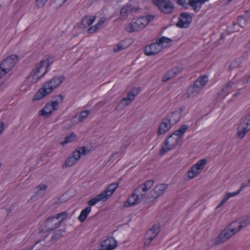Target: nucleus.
<instances>
[{
    "label": "nucleus",
    "instance_id": "f257e3e1",
    "mask_svg": "<svg viewBox=\"0 0 250 250\" xmlns=\"http://www.w3.org/2000/svg\"><path fill=\"white\" fill-rule=\"evenodd\" d=\"M188 128L187 125H183L180 129L176 130L169 135L166 140L164 145L160 149L159 153L161 155H164L168 151L175 148L181 141L182 137Z\"/></svg>",
    "mask_w": 250,
    "mask_h": 250
},
{
    "label": "nucleus",
    "instance_id": "f03ea898",
    "mask_svg": "<svg viewBox=\"0 0 250 250\" xmlns=\"http://www.w3.org/2000/svg\"><path fill=\"white\" fill-rule=\"evenodd\" d=\"M64 77L61 76L54 77L49 81L46 82L42 87L38 90L34 96V101L39 100L52 92L54 88L58 86L63 80Z\"/></svg>",
    "mask_w": 250,
    "mask_h": 250
},
{
    "label": "nucleus",
    "instance_id": "7ed1b4c3",
    "mask_svg": "<svg viewBox=\"0 0 250 250\" xmlns=\"http://www.w3.org/2000/svg\"><path fill=\"white\" fill-rule=\"evenodd\" d=\"M247 224H248V221L247 220H244V222H242L241 223L237 221L233 222L229 226L222 231L216 239V244L225 242Z\"/></svg>",
    "mask_w": 250,
    "mask_h": 250
},
{
    "label": "nucleus",
    "instance_id": "20e7f679",
    "mask_svg": "<svg viewBox=\"0 0 250 250\" xmlns=\"http://www.w3.org/2000/svg\"><path fill=\"white\" fill-rule=\"evenodd\" d=\"M155 16L148 15L133 19L132 22L129 23L125 27V30L132 33L144 28L149 23L154 20Z\"/></svg>",
    "mask_w": 250,
    "mask_h": 250
},
{
    "label": "nucleus",
    "instance_id": "39448f33",
    "mask_svg": "<svg viewBox=\"0 0 250 250\" xmlns=\"http://www.w3.org/2000/svg\"><path fill=\"white\" fill-rule=\"evenodd\" d=\"M53 58H48L46 60L40 62L39 65L37 66L31 72L30 76L33 78L32 82L35 83L42 77L47 72L49 65L53 62Z\"/></svg>",
    "mask_w": 250,
    "mask_h": 250
},
{
    "label": "nucleus",
    "instance_id": "423d86ee",
    "mask_svg": "<svg viewBox=\"0 0 250 250\" xmlns=\"http://www.w3.org/2000/svg\"><path fill=\"white\" fill-rule=\"evenodd\" d=\"M207 76L203 75L195 81L193 84L190 86L187 91V97L188 98L197 96L201 91L202 88L208 82Z\"/></svg>",
    "mask_w": 250,
    "mask_h": 250
},
{
    "label": "nucleus",
    "instance_id": "0eeeda50",
    "mask_svg": "<svg viewBox=\"0 0 250 250\" xmlns=\"http://www.w3.org/2000/svg\"><path fill=\"white\" fill-rule=\"evenodd\" d=\"M67 213L66 212H62L56 214L55 217H51L45 221L46 226H48L47 229L43 230L41 229L40 232L49 231L58 228L61 225L62 222L66 217Z\"/></svg>",
    "mask_w": 250,
    "mask_h": 250
},
{
    "label": "nucleus",
    "instance_id": "6e6552de",
    "mask_svg": "<svg viewBox=\"0 0 250 250\" xmlns=\"http://www.w3.org/2000/svg\"><path fill=\"white\" fill-rule=\"evenodd\" d=\"M63 97L60 94L56 97V100L47 103L43 108L39 112L40 115L48 117L54 111L58 109V104L62 102Z\"/></svg>",
    "mask_w": 250,
    "mask_h": 250
},
{
    "label": "nucleus",
    "instance_id": "1a4fd4ad",
    "mask_svg": "<svg viewBox=\"0 0 250 250\" xmlns=\"http://www.w3.org/2000/svg\"><path fill=\"white\" fill-rule=\"evenodd\" d=\"M18 60L17 55H12L3 61L0 65V78L8 73Z\"/></svg>",
    "mask_w": 250,
    "mask_h": 250
},
{
    "label": "nucleus",
    "instance_id": "9d476101",
    "mask_svg": "<svg viewBox=\"0 0 250 250\" xmlns=\"http://www.w3.org/2000/svg\"><path fill=\"white\" fill-rule=\"evenodd\" d=\"M161 12L165 14H169L174 10V5L170 0H152Z\"/></svg>",
    "mask_w": 250,
    "mask_h": 250
},
{
    "label": "nucleus",
    "instance_id": "9b49d317",
    "mask_svg": "<svg viewBox=\"0 0 250 250\" xmlns=\"http://www.w3.org/2000/svg\"><path fill=\"white\" fill-rule=\"evenodd\" d=\"M207 164V160L203 159L198 161L195 164L193 165L190 169L188 171V175L190 179L196 177L202 170Z\"/></svg>",
    "mask_w": 250,
    "mask_h": 250
},
{
    "label": "nucleus",
    "instance_id": "f8f14e48",
    "mask_svg": "<svg viewBox=\"0 0 250 250\" xmlns=\"http://www.w3.org/2000/svg\"><path fill=\"white\" fill-rule=\"evenodd\" d=\"M250 129V113L245 118L242 119L239 125L237 135L241 139L243 138L246 132Z\"/></svg>",
    "mask_w": 250,
    "mask_h": 250
},
{
    "label": "nucleus",
    "instance_id": "ddd939ff",
    "mask_svg": "<svg viewBox=\"0 0 250 250\" xmlns=\"http://www.w3.org/2000/svg\"><path fill=\"white\" fill-rule=\"evenodd\" d=\"M141 193L136 192L135 189L134 192L128 197L126 201L124 203V207H130L139 204L144 197L141 196Z\"/></svg>",
    "mask_w": 250,
    "mask_h": 250
},
{
    "label": "nucleus",
    "instance_id": "4468645a",
    "mask_svg": "<svg viewBox=\"0 0 250 250\" xmlns=\"http://www.w3.org/2000/svg\"><path fill=\"white\" fill-rule=\"evenodd\" d=\"M192 20V17L187 13H182L179 17L177 26L181 28H188Z\"/></svg>",
    "mask_w": 250,
    "mask_h": 250
},
{
    "label": "nucleus",
    "instance_id": "2eb2a0df",
    "mask_svg": "<svg viewBox=\"0 0 250 250\" xmlns=\"http://www.w3.org/2000/svg\"><path fill=\"white\" fill-rule=\"evenodd\" d=\"M116 246V241L113 237H110L102 242L99 250H113Z\"/></svg>",
    "mask_w": 250,
    "mask_h": 250
},
{
    "label": "nucleus",
    "instance_id": "dca6fc26",
    "mask_svg": "<svg viewBox=\"0 0 250 250\" xmlns=\"http://www.w3.org/2000/svg\"><path fill=\"white\" fill-rule=\"evenodd\" d=\"M162 49V46L157 42L156 43H153L146 47L145 51L147 56H151L156 54L160 52Z\"/></svg>",
    "mask_w": 250,
    "mask_h": 250
},
{
    "label": "nucleus",
    "instance_id": "f3484780",
    "mask_svg": "<svg viewBox=\"0 0 250 250\" xmlns=\"http://www.w3.org/2000/svg\"><path fill=\"white\" fill-rule=\"evenodd\" d=\"M154 181L153 180H148L143 185L139 186L136 188V192H141V196H145L148 191L153 185Z\"/></svg>",
    "mask_w": 250,
    "mask_h": 250
},
{
    "label": "nucleus",
    "instance_id": "a211bd4d",
    "mask_svg": "<svg viewBox=\"0 0 250 250\" xmlns=\"http://www.w3.org/2000/svg\"><path fill=\"white\" fill-rule=\"evenodd\" d=\"M160 230V226L159 224L154 225L152 228L147 230L146 233L145 237L147 240L152 241L157 235L159 233Z\"/></svg>",
    "mask_w": 250,
    "mask_h": 250
},
{
    "label": "nucleus",
    "instance_id": "6ab92c4d",
    "mask_svg": "<svg viewBox=\"0 0 250 250\" xmlns=\"http://www.w3.org/2000/svg\"><path fill=\"white\" fill-rule=\"evenodd\" d=\"M118 187V183H113L110 184L106 189L101 192V193L105 196L104 199L107 201L109 197L113 195Z\"/></svg>",
    "mask_w": 250,
    "mask_h": 250
},
{
    "label": "nucleus",
    "instance_id": "aec40b11",
    "mask_svg": "<svg viewBox=\"0 0 250 250\" xmlns=\"http://www.w3.org/2000/svg\"><path fill=\"white\" fill-rule=\"evenodd\" d=\"M118 187V183H113L110 184L106 189L101 192V193L105 196L104 199L107 201L109 197L113 195Z\"/></svg>",
    "mask_w": 250,
    "mask_h": 250
},
{
    "label": "nucleus",
    "instance_id": "412c9836",
    "mask_svg": "<svg viewBox=\"0 0 250 250\" xmlns=\"http://www.w3.org/2000/svg\"><path fill=\"white\" fill-rule=\"evenodd\" d=\"M167 188V184H160L156 186L151 191V196L153 198H157L162 195Z\"/></svg>",
    "mask_w": 250,
    "mask_h": 250
},
{
    "label": "nucleus",
    "instance_id": "4be33fe9",
    "mask_svg": "<svg viewBox=\"0 0 250 250\" xmlns=\"http://www.w3.org/2000/svg\"><path fill=\"white\" fill-rule=\"evenodd\" d=\"M140 90L139 87L133 88L128 92L127 97L124 98L121 100V103L124 104V102H127V103H125V104H128L129 103L134 99L135 96L140 92Z\"/></svg>",
    "mask_w": 250,
    "mask_h": 250
},
{
    "label": "nucleus",
    "instance_id": "5701e85b",
    "mask_svg": "<svg viewBox=\"0 0 250 250\" xmlns=\"http://www.w3.org/2000/svg\"><path fill=\"white\" fill-rule=\"evenodd\" d=\"M172 124L167 119H163L162 122L159 127L157 135H160L165 133L166 132L169 130L171 127Z\"/></svg>",
    "mask_w": 250,
    "mask_h": 250
},
{
    "label": "nucleus",
    "instance_id": "b1692460",
    "mask_svg": "<svg viewBox=\"0 0 250 250\" xmlns=\"http://www.w3.org/2000/svg\"><path fill=\"white\" fill-rule=\"evenodd\" d=\"M247 186L246 184H242L240 188L235 192L227 193L224 198L222 200L220 203L217 206V208L221 207L228 200L230 197H234L238 195L241 191Z\"/></svg>",
    "mask_w": 250,
    "mask_h": 250
},
{
    "label": "nucleus",
    "instance_id": "393cba45",
    "mask_svg": "<svg viewBox=\"0 0 250 250\" xmlns=\"http://www.w3.org/2000/svg\"><path fill=\"white\" fill-rule=\"evenodd\" d=\"M182 110L180 109V111H175L168 115L167 119L172 125L176 124L180 119Z\"/></svg>",
    "mask_w": 250,
    "mask_h": 250
},
{
    "label": "nucleus",
    "instance_id": "a878e982",
    "mask_svg": "<svg viewBox=\"0 0 250 250\" xmlns=\"http://www.w3.org/2000/svg\"><path fill=\"white\" fill-rule=\"evenodd\" d=\"M95 16H85L81 20V24L83 27H86L91 25L95 21Z\"/></svg>",
    "mask_w": 250,
    "mask_h": 250
},
{
    "label": "nucleus",
    "instance_id": "bb28decb",
    "mask_svg": "<svg viewBox=\"0 0 250 250\" xmlns=\"http://www.w3.org/2000/svg\"><path fill=\"white\" fill-rule=\"evenodd\" d=\"M105 21L106 18L105 17L100 18L97 23L95 26H91L88 29L87 32L90 34L95 32L102 27Z\"/></svg>",
    "mask_w": 250,
    "mask_h": 250
},
{
    "label": "nucleus",
    "instance_id": "cd10ccee",
    "mask_svg": "<svg viewBox=\"0 0 250 250\" xmlns=\"http://www.w3.org/2000/svg\"><path fill=\"white\" fill-rule=\"evenodd\" d=\"M89 150H87L84 146L80 147L74 151L72 153V157L75 159L76 162L79 160L82 155H85Z\"/></svg>",
    "mask_w": 250,
    "mask_h": 250
},
{
    "label": "nucleus",
    "instance_id": "c85d7f7f",
    "mask_svg": "<svg viewBox=\"0 0 250 250\" xmlns=\"http://www.w3.org/2000/svg\"><path fill=\"white\" fill-rule=\"evenodd\" d=\"M104 197L105 196L104 195L102 194L101 193L96 195L95 197L91 198L88 201V207H91V206H93L100 201H106L105 199H104Z\"/></svg>",
    "mask_w": 250,
    "mask_h": 250
},
{
    "label": "nucleus",
    "instance_id": "c756f323",
    "mask_svg": "<svg viewBox=\"0 0 250 250\" xmlns=\"http://www.w3.org/2000/svg\"><path fill=\"white\" fill-rule=\"evenodd\" d=\"M182 68L180 67L174 68V70L169 71L163 78V82H167L170 79L174 77L177 73H178L181 71Z\"/></svg>",
    "mask_w": 250,
    "mask_h": 250
},
{
    "label": "nucleus",
    "instance_id": "7c9ffc66",
    "mask_svg": "<svg viewBox=\"0 0 250 250\" xmlns=\"http://www.w3.org/2000/svg\"><path fill=\"white\" fill-rule=\"evenodd\" d=\"M91 207H87L83 209L78 217L79 221L81 223L83 222L91 212Z\"/></svg>",
    "mask_w": 250,
    "mask_h": 250
},
{
    "label": "nucleus",
    "instance_id": "2f4dec72",
    "mask_svg": "<svg viewBox=\"0 0 250 250\" xmlns=\"http://www.w3.org/2000/svg\"><path fill=\"white\" fill-rule=\"evenodd\" d=\"M190 7L195 12L198 13L202 7V5L198 0H191L190 3Z\"/></svg>",
    "mask_w": 250,
    "mask_h": 250
},
{
    "label": "nucleus",
    "instance_id": "473e14b6",
    "mask_svg": "<svg viewBox=\"0 0 250 250\" xmlns=\"http://www.w3.org/2000/svg\"><path fill=\"white\" fill-rule=\"evenodd\" d=\"M76 139V135L72 133L69 135L66 136L65 138V140L61 142L60 143L62 146L74 142Z\"/></svg>",
    "mask_w": 250,
    "mask_h": 250
},
{
    "label": "nucleus",
    "instance_id": "72a5a7b5",
    "mask_svg": "<svg viewBox=\"0 0 250 250\" xmlns=\"http://www.w3.org/2000/svg\"><path fill=\"white\" fill-rule=\"evenodd\" d=\"M234 83L232 82H228L222 88V92L227 95L231 92V89L232 88Z\"/></svg>",
    "mask_w": 250,
    "mask_h": 250
},
{
    "label": "nucleus",
    "instance_id": "f704fd0d",
    "mask_svg": "<svg viewBox=\"0 0 250 250\" xmlns=\"http://www.w3.org/2000/svg\"><path fill=\"white\" fill-rule=\"evenodd\" d=\"M191 0H178L177 3L185 9L190 7V3Z\"/></svg>",
    "mask_w": 250,
    "mask_h": 250
},
{
    "label": "nucleus",
    "instance_id": "c9c22d12",
    "mask_svg": "<svg viewBox=\"0 0 250 250\" xmlns=\"http://www.w3.org/2000/svg\"><path fill=\"white\" fill-rule=\"evenodd\" d=\"M76 163V162L73 157H69L66 159L65 163L63 165V167L71 166Z\"/></svg>",
    "mask_w": 250,
    "mask_h": 250
},
{
    "label": "nucleus",
    "instance_id": "e433bc0d",
    "mask_svg": "<svg viewBox=\"0 0 250 250\" xmlns=\"http://www.w3.org/2000/svg\"><path fill=\"white\" fill-rule=\"evenodd\" d=\"M127 40H124L120 42L118 44H117V46L114 47L113 49V50L114 52H118L121 50H123L125 48H126L128 46V45H124V43L125 42H126Z\"/></svg>",
    "mask_w": 250,
    "mask_h": 250
},
{
    "label": "nucleus",
    "instance_id": "4c0bfd02",
    "mask_svg": "<svg viewBox=\"0 0 250 250\" xmlns=\"http://www.w3.org/2000/svg\"><path fill=\"white\" fill-rule=\"evenodd\" d=\"M47 188V186L45 185H40L38 187H37V194H36L34 196H33L31 198L30 200L31 201H33L34 198L36 197L38 194H41L42 191H44Z\"/></svg>",
    "mask_w": 250,
    "mask_h": 250
},
{
    "label": "nucleus",
    "instance_id": "58836bf2",
    "mask_svg": "<svg viewBox=\"0 0 250 250\" xmlns=\"http://www.w3.org/2000/svg\"><path fill=\"white\" fill-rule=\"evenodd\" d=\"M237 21L240 26L242 27H244L247 24V19L244 15L238 16Z\"/></svg>",
    "mask_w": 250,
    "mask_h": 250
},
{
    "label": "nucleus",
    "instance_id": "ea45409f",
    "mask_svg": "<svg viewBox=\"0 0 250 250\" xmlns=\"http://www.w3.org/2000/svg\"><path fill=\"white\" fill-rule=\"evenodd\" d=\"M131 8L128 6H124L120 11V14L122 16L126 17L127 16L129 12L131 11Z\"/></svg>",
    "mask_w": 250,
    "mask_h": 250
},
{
    "label": "nucleus",
    "instance_id": "a19ab883",
    "mask_svg": "<svg viewBox=\"0 0 250 250\" xmlns=\"http://www.w3.org/2000/svg\"><path fill=\"white\" fill-rule=\"evenodd\" d=\"M62 236V232L60 230L56 231L52 235L51 241L52 242L57 241L58 239L61 238Z\"/></svg>",
    "mask_w": 250,
    "mask_h": 250
},
{
    "label": "nucleus",
    "instance_id": "79ce46f5",
    "mask_svg": "<svg viewBox=\"0 0 250 250\" xmlns=\"http://www.w3.org/2000/svg\"><path fill=\"white\" fill-rule=\"evenodd\" d=\"M171 42V40L169 38H166L165 37H162L160 38L157 42L159 43V44L162 47L165 45V43H169Z\"/></svg>",
    "mask_w": 250,
    "mask_h": 250
},
{
    "label": "nucleus",
    "instance_id": "37998d69",
    "mask_svg": "<svg viewBox=\"0 0 250 250\" xmlns=\"http://www.w3.org/2000/svg\"><path fill=\"white\" fill-rule=\"evenodd\" d=\"M89 114V110H85L82 111L79 116V120L80 121H82L84 119H85L86 117L88 116V114Z\"/></svg>",
    "mask_w": 250,
    "mask_h": 250
},
{
    "label": "nucleus",
    "instance_id": "c03bdc74",
    "mask_svg": "<svg viewBox=\"0 0 250 250\" xmlns=\"http://www.w3.org/2000/svg\"><path fill=\"white\" fill-rule=\"evenodd\" d=\"M67 0H55L54 7L58 8L62 5Z\"/></svg>",
    "mask_w": 250,
    "mask_h": 250
},
{
    "label": "nucleus",
    "instance_id": "a18cd8bd",
    "mask_svg": "<svg viewBox=\"0 0 250 250\" xmlns=\"http://www.w3.org/2000/svg\"><path fill=\"white\" fill-rule=\"evenodd\" d=\"M235 25V24L234 23H233L231 25H228L227 28V31L229 33H232L235 31L234 29V26Z\"/></svg>",
    "mask_w": 250,
    "mask_h": 250
},
{
    "label": "nucleus",
    "instance_id": "49530a36",
    "mask_svg": "<svg viewBox=\"0 0 250 250\" xmlns=\"http://www.w3.org/2000/svg\"><path fill=\"white\" fill-rule=\"evenodd\" d=\"M47 0H40L38 2V0H36V5L38 8L42 7L44 6Z\"/></svg>",
    "mask_w": 250,
    "mask_h": 250
},
{
    "label": "nucleus",
    "instance_id": "de8ad7c7",
    "mask_svg": "<svg viewBox=\"0 0 250 250\" xmlns=\"http://www.w3.org/2000/svg\"><path fill=\"white\" fill-rule=\"evenodd\" d=\"M239 64H238L236 61H234L233 62H231L230 65L229 66V69L231 70L232 68L234 67H237Z\"/></svg>",
    "mask_w": 250,
    "mask_h": 250
},
{
    "label": "nucleus",
    "instance_id": "09e8293b",
    "mask_svg": "<svg viewBox=\"0 0 250 250\" xmlns=\"http://www.w3.org/2000/svg\"><path fill=\"white\" fill-rule=\"evenodd\" d=\"M4 129V123L3 122H0V134L2 132Z\"/></svg>",
    "mask_w": 250,
    "mask_h": 250
},
{
    "label": "nucleus",
    "instance_id": "8fccbe9b",
    "mask_svg": "<svg viewBox=\"0 0 250 250\" xmlns=\"http://www.w3.org/2000/svg\"><path fill=\"white\" fill-rule=\"evenodd\" d=\"M198 2L202 5L203 4L205 3L207 1H208L209 0H198Z\"/></svg>",
    "mask_w": 250,
    "mask_h": 250
},
{
    "label": "nucleus",
    "instance_id": "3c124183",
    "mask_svg": "<svg viewBox=\"0 0 250 250\" xmlns=\"http://www.w3.org/2000/svg\"><path fill=\"white\" fill-rule=\"evenodd\" d=\"M240 94V92L239 91H237L235 94L234 95H233L235 97H236L237 95H239Z\"/></svg>",
    "mask_w": 250,
    "mask_h": 250
},
{
    "label": "nucleus",
    "instance_id": "603ef678",
    "mask_svg": "<svg viewBox=\"0 0 250 250\" xmlns=\"http://www.w3.org/2000/svg\"><path fill=\"white\" fill-rule=\"evenodd\" d=\"M250 42L248 44H247V47H250Z\"/></svg>",
    "mask_w": 250,
    "mask_h": 250
},
{
    "label": "nucleus",
    "instance_id": "864d4df0",
    "mask_svg": "<svg viewBox=\"0 0 250 250\" xmlns=\"http://www.w3.org/2000/svg\"><path fill=\"white\" fill-rule=\"evenodd\" d=\"M247 82H250V77L247 79Z\"/></svg>",
    "mask_w": 250,
    "mask_h": 250
},
{
    "label": "nucleus",
    "instance_id": "5fc2aeb1",
    "mask_svg": "<svg viewBox=\"0 0 250 250\" xmlns=\"http://www.w3.org/2000/svg\"><path fill=\"white\" fill-rule=\"evenodd\" d=\"M248 184H249V185H250V180H249V182H248Z\"/></svg>",
    "mask_w": 250,
    "mask_h": 250
},
{
    "label": "nucleus",
    "instance_id": "6e6d98bb",
    "mask_svg": "<svg viewBox=\"0 0 250 250\" xmlns=\"http://www.w3.org/2000/svg\"><path fill=\"white\" fill-rule=\"evenodd\" d=\"M114 155H115L114 154H113V155L111 156V159H112V158L114 157Z\"/></svg>",
    "mask_w": 250,
    "mask_h": 250
},
{
    "label": "nucleus",
    "instance_id": "4d7b16f0",
    "mask_svg": "<svg viewBox=\"0 0 250 250\" xmlns=\"http://www.w3.org/2000/svg\"><path fill=\"white\" fill-rule=\"evenodd\" d=\"M38 243H39V242H37L36 243V245L38 244Z\"/></svg>",
    "mask_w": 250,
    "mask_h": 250
},
{
    "label": "nucleus",
    "instance_id": "13d9d810",
    "mask_svg": "<svg viewBox=\"0 0 250 250\" xmlns=\"http://www.w3.org/2000/svg\"><path fill=\"white\" fill-rule=\"evenodd\" d=\"M33 248V247H32V248H30V250H31V249H32Z\"/></svg>",
    "mask_w": 250,
    "mask_h": 250
},
{
    "label": "nucleus",
    "instance_id": "bf43d9fd",
    "mask_svg": "<svg viewBox=\"0 0 250 250\" xmlns=\"http://www.w3.org/2000/svg\"><path fill=\"white\" fill-rule=\"evenodd\" d=\"M40 0H38V2H39V1H40Z\"/></svg>",
    "mask_w": 250,
    "mask_h": 250
}]
</instances>
